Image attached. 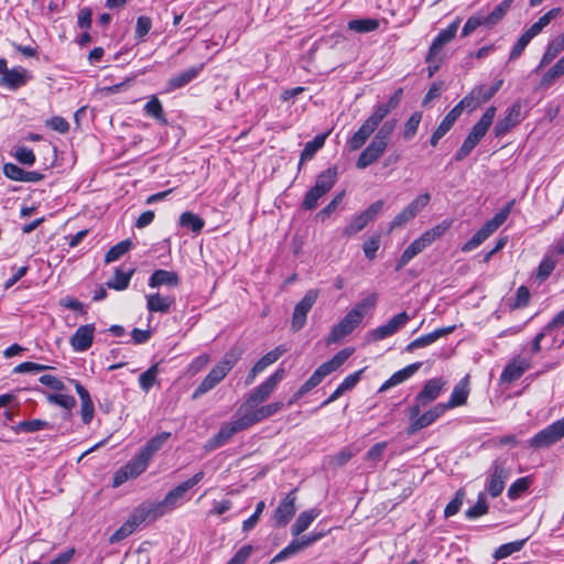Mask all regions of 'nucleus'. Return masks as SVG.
I'll return each mask as SVG.
<instances>
[{"label": "nucleus", "instance_id": "f257e3e1", "mask_svg": "<svg viewBox=\"0 0 564 564\" xmlns=\"http://www.w3.org/2000/svg\"><path fill=\"white\" fill-rule=\"evenodd\" d=\"M402 94V88H399L389 98L387 104L375 106L371 115L362 122L360 128L348 140L347 145L349 151H357L365 145V143L375 133L376 129L379 127V124H381L389 112L400 105Z\"/></svg>", "mask_w": 564, "mask_h": 564}, {"label": "nucleus", "instance_id": "f03ea898", "mask_svg": "<svg viewBox=\"0 0 564 564\" xmlns=\"http://www.w3.org/2000/svg\"><path fill=\"white\" fill-rule=\"evenodd\" d=\"M352 354L351 349L345 348L339 350L332 359L322 364L313 375L299 388V390L292 395L289 404H293L302 397H304L312 389L317 387L326 376L336 371Z\"/></svg>", "mask_w": 564, "mask_h": 564}, {"label": "nucleus", "instance_id": "7ed1b4c3", "mask_svg": "<svg viewBox=\"0 0 564 564\" xmlns=\"http://www.w3.org/2000/svg\"><path fill=\"white\" fill-rule=\"evenodd\" d=\"M423 406L411 405L408 410V416L410 424L406 429L408 435H413L419 431L432 425L437 419H440L447 410L443 403H437L424 413L421 414Z\"/></svg>", "mask_w": 564, "mask_h": 564}, {"label": "nucleus", "instance_id": "20e7f679", "mask_svg": "<svg viewBox=\"0 0 564 564\" xmlns=\"http://www.w3.org/2000/svg\"><path fill=\"white\" fill-rule=\"evenodd\" d=\"M285 376L284 369L275 370L264 382L257 387L240 405L238 411L250 410L258 404L264 402L270 394L274 391L276 386L282 381Z\"/></svg>", "mask_w": 564, "mask_h": 564}, {"label": "nucleus", "instance_id": "39448f33", "mask_svg": "<svg viewBox=\"0 0 564 564\" xmlns=\"http://www.w3.org/2000/svg\"><path fill=\"white\" fill-rule=\"evenodd\" d=\"M564 437V417L550 424L529 441L533 448H544L557 443Z\"/></svg>", "mask_w": 564, "mask_h": 564}, {"label": "nucleus", "instance_id": "423d86ee", "mask_svg": "<svg viewBox=\"0 0 564 564\" xmlns=\"http://www.w3.org/2000/svg\"><path fill=\"white\" fill-rule=\"evenodd\" d=\"M237 419L223 424L217 434L214 435L206 443L207 449H216L223 445H225L235 434L240 431L248 429V425L242 416V414H237Z\"/></svg>", "mask_w": 564, "mask_h": 564}, {"label": "nucleus", "instance_id": "0eeeda50", "mask_svg": "<svg viewBox=\"0 0 564 564\" xmlns=\"http://www.w3.org/2000/svg\"><path fill=\"white\" fill-rule=\"evenodd\" d=\"M317 297V290H308L303 299L295 305L291 321V328L293 332H299L305 326L307 314L312 310Z\"/></svg>", "mask_w": 564, "mask_h": 564}, {"label": "nucleus", "instance_id": "6e6552de", "mask_svg": "<svg viewBox=\"0 0 564 564\" xmlns=\"http://www.w3.org/2000/svg\"><path fill=\"white\" fill-rule=\"evenodd\" d=\"M383 200L379 199L372 203L361 214L354 217L350 224L345 227L343 235L350 237L361 231L370 221H372L383 208Z\"/></svg>", "mask_w": 564, "mask_h": 564}, {"label": "nucleus", "instance_id": "1a4fd4ad", "mask_svg": "<svg viewBox=\"0 0 564 564\" xmlns=\"http://www.w3.org/2000/svg\"><path fill=\"white\" fill-rule=\"evenodd\" d=\"M490 470L487 490L491 497L496 498L503 491L506 481L510 477V470L506 468L505 462L500 459L492 462Z\"/></svg>", "mask_w": 564, "mask_h": 564}, {"label": "nucleus", "instance_id": "9d476101", "mask_svg": "<svg viewBox=\"0 0 564 564\" xmlns=\"http://www.w3.org/2000/svg\"><path fill=\"white\" fill-rule=\"evenodd\" d=\"M361 323L360 313L349 311L345 317L336 324L327 338V344L337 343L350 333Z\"/></svg>", "mask_w": 564, "mask_h": 564}, {"label": "nucleus", "instance_id": "9b49d317", "mask_svg": "<svg viewBox=\"0 0 564 564\" xmlns=\"http://www.w3.org/2000/svg\"><path fill=\"white\" fill-rule=\"evenodd\" d=\"M296 490H291L283 500L279 503L276 507L274 514H273V521L274 527L282 528L285 527L290 520L293 518V516L296 512Z\"/></svg>", "mask_w": 564, "mask_h": 564}, {"label": "nucleus", "instance_id": "f8f14e48", "mask_svg": "<svg viewBox=\"0 0 564 564\" xmlns=\"http://www.w3.org/2000/svg\"><path fill=\"white\" fill-rule=\"evenodd\" d=\"M283 402L279 401L260 408L254 406L250 410L237 411V414H242L248 427H250L253 424L274 415L283 408Z\"/></svg>", "mask_w": 564, "mask_h": 564}, {"label": "nucleus", "instance_id": "ddd939ff", "mask_svg": "<svg viewBox=\"0 0 564 564\" xmlns=\"http://www.w3.org/2000/svg\"><path fill=\"white\" fill-rule=\"evenodd\" d=\"M0 74V87L8 88L9 90L19 89L31 79L28 70L23 67H13L9 69L6 65V70Z\"/></svg>", "mask_w": 564, "mask_h": 564}, {"label": "nucleus", "instance_id": "4468645a", "mask_svg": "<svg viewBox=\"0 0 564 564\" xmlns=\"http://www.w3.org/2000/svg\"><path fill=\"white\" fill-rule=\"evenodd\" d=\"M445 382L441 378H432L425 382L422 390L415 397L412 405L427 406L441 394Z\"/></svg>", "mask_w": 564, "mask_h": 564}, {"label": "nucleus", "instance_id": "2eb2a0df", "mask_svg": "<svg viewBox=\"0 0 564 564\" xmlns=\"http://www.w3.org/2000/svg\"><path fill=\"white\" fill-rule=\"evenodd\" d=\"M459 24H460V19L457 18L446 29L438 32V34L433 40V42L430 46L429 54L426 56L427 63H431L433 57L436 56L441 52L443 46L445 44H447L448 42H451L455 37L457 30L459 28Z\"/></svg>", "mask_w": 564, "mask_h": 564}, {"label": "nucleus", "instance_id": "dca6fc26", "mask_svg": "<svg viewBox=\"0 0 564 564\" xmlns=\"http://www.w3.org/2000/svg\"><path fill=\"white\" fill-rule=\"evenodd\" d=\"M141 474V452L134 454L133 458L120 467L113 475L112 487L117 488L129 479L135 478Z\"/></svg>", "mask_w": 564, "mask_h": 564}, {"label": "nucleus", "instance_id": "f3484780", "mask_svg": "<svg viewBox=\"0 0 564 564\" xmlns=\"http://www.w3.org/2000/svg\"><path fill=\"white\" fill-rule=\"evenodd\" d=\"M95 325L86 324L79 326L70 337V346L75 351L82 352L88 350L94 340Z\"/></svg>", "mask_w": 564, "mask_h": 564}, {"label": "nucleus", "instance_id": "a211bd4d", "mask_svg": "<svg viewBox=\"0 0 564 564\" xmlns=\"http://www.w3.org/2000/svg\"><path fill=\"white\" fill-rule=\"evenodd\" d=\"M530 367L531 360L529 358H513L501 372L500 381L511 383L518 380Z\"/></svg>", "mask_w": 564, "mask_h": 564}, {"label": "nucleus", "instance_id": "6ab92c4d", "mask_svg": "<svg viewBox=\"0 0 564 564\" xmlns=\"http://www.w3.org/2000/svg\"><path fill=\"white\" fill-rule=\"evenodd\" d=\"M241 356V351L238 348L230 349L213 369L208 372L216 381L220 382L234 368Z\"/></svg>", "mask_w": 564, "mask_h": 564}, {"label": "nucleus", "instance_id": "aec40b11", "mask_svg": "<svg viewBox=\"0 0 564 564\" xmlns=\"http://www.w3.org/2000/svg\"><path fill=\"white\" fill-rule=\"evenodd\" d=\"M455 328H456L455 325L437 328V329L433 330L432 333H429L426 335H423V336L412 340L410 344H408V346L405 347V350L408 352H413L414 350H416L419 348L426 347V346L435 343L441 337L452 334L455 330Z\"/></svg>", "mask_w": 564, "mask_h": 564}, {"label": "nucleus", "instance_id": "412c9836", "mask_svg": "<svg viewBox=\"0 0 564 564\" xmlns=\"http://www.w3.org/2000/svg\"><path fill=\"white\" fill-rule=\"evenodd\" d=\"M521 104L514 102L508 110L506 117L499 120L495 126V135L500 138L505 135L511 128L521 121Z\"/></svg>", "mask_w": 564, "mask_h": 564}, {"label": "nucleus", "instance_id": "4be33fe9", "mask_svg": "<svg viewBox=\"0 0 564 564\" xmlns=\"http://www.w3.org/2000/svg\"><path fill=\"white\" fill-rule=\"evenodd\" d=\"M387 150L386 147L371 140L370 143L359 154L356 166L359 170H365L372 163L377 162Z\"/></svg>", "mask_w": 564, "mask_h": 564}, {"label": "nucleus", "instance_id": "5701e85b", "mask_svg": "<svg viewBox=\"0 0 564 564\" xmlns=\"http://www.w3.org/2000/svg\"><path fill=\"white\" fill-rule=\"evenodd\" d=\"M496 107L490 106L486 109V111L482 113L481 118L477 123L474 124L470 132L468 133L467 138L474 140L477 144L479 141L486 135L488 129L492 124V121L496 116Z\"/></svg>", "mask_w": 564, "mask_h": 564}, {"label": "nucleus", "instance_id": "b1692460", "mask_svg": "<svg viewBox=\"0 0 564 564\" xmlns=\"http://www.w3.org/2000/svg\"><path fill=\"white\" fill-rule=\"evenodd\" d=\"M421 366H422V362L417 361V362H414V364H411V365L404 367L401 370H398L388 380H386L381 384V387L379 388V392H384V391L391 389L392 387H395V386L404 382L405 380L411 378L414 373H416V371L421 368Z\"/></svg>", "mask_w": 564, "mask_h": 564}, {"label": "nucleus", "instance_id": "393cba45", "mask_svg": "<svg viewBox=\"0 0 564 564\" xmlns=\"http://www.w3.org/2000/svg\"><path fill=\"white\" fill-rule=\"evenodd\" d=\"M174 303V297L170 295H164L161 293H154L147 295V308L152 313H161L166 314L170 312L171 306Z\"/></svg>", "mask_w": 564, "mask_h": 564}, {"label": "nucleus", "instance_id": "a878e982", "mask_svg": "<svg viewBox=\"0 0 564 564\" xmlns=\"http://www.w3.org/2000/svg\"><path fill=\"white\" fill-rule=\"evenodd\" d=\"M204 63L192 66L177 75L171 77L167 82V86L171 90L182 88L194 80L204 68Z\"/></svg>", "mask_w": 564, "mask_h": 564}, {"label": "nucleus", "instance_id": "bb28decb", "mask_svg": "<svg viewBox=\"0 0 564 564\" xmlns=\"http://www.w3.org/2000/svg\"><path fill=\"white\" fill-rule=\"evenodd\" d=\"M361 373L362 370H358L347 376L343 380V382L335 389V391L325 401L322 402L319 408L330 404L332 402L336 401L339 397H341L346 391L354 389L356 384L359 382Z\"/></svg>", "mask_w": 564, "mask_h": 564}, {"label": "nucleus", "instance_id": "cd10ccee", "mask_svg": "<svg viewBox=\"0 0 564 564\" xmlns=\"http://www.w3.org/2000/svg\"><path fill=\"white\" fill-rule=\"evenodd\" d=\"M514 200H510L507 205L497 213L491 219L485 223L480 230L489 238L509 217Z\"/></svg>", "mask_w": 564, "mask_h": 564}, {"label": "nucleus", "instance_id": "c85d7f7f", "mask_svg": "<svg viewBox=\"0 0 564 564\" xmlns=\"http://www.w3.org/2000/svg\"><path fill=\"white\" fill-rule=\"evenodd\" d=\"M468 377L463 378L453 389L449 400L443 405L446 410L463 405L468 398Z\"/></svg>", "mask_w": 564, "mask_h": 564}, {"label": "nucleus", "instance_id": "c756f323", "mask_svg": "<svg viewBox=\"0 0 564 564\" xmlns=\"http://www.w3.org/2000/svg\"><path fill=\"white\" fill-rule=\"evenodd\" d=\"M134 271L135 269L132 267L127 268L123 265L116 268L115 276L106 283L107 286L117 291L127 289Z\"/></svg>", "mask_w": 564, "mask_h": 564}, {"label": "nucleus", "instance_id": "7c9ffc66", "mask_svg": "<svg viewBox=\"0 0 564 564\" xmlns=\"http://www.w3.org/2000/svg\"><path fill=\"white\" fill-rule=\"evenodd\" d=\"M178 284V275L173 271L159 269L153 272L149 279L150 288L169 286L173 288Z\"/></svg>", "mask_w": 564, "mask_h": 564}, {"label": "nucleus", "instance_id": "2f4dec72", "mask_svg": "<svg viewBox=\"0 0 564 564\" xmlns=\"http://www.w3.org/2000/svg\"><path fill=\"white\" fill-rule=\"evenodd\" d=\"M170 436L171 433L161 432L147 443L145 447L143 448V471L147 469L150 458L162 448Z\"/></svg>", "mask_w": 564, "mask_h": 564}, {"label": "nucleus", "instance_id": "473e14b6", "mask_svg": "<svg viewBox=\"0 0 564 564\" xmlns=\"http://www.w3.org/2000/svg\"><path fill=\"white\" fill-rule=\"evenodd\" d=\"M319 516V510L316 508H312L310 510H305L299 514L295 522L291 527V533L294 536L300 535L304 532L312 522Z\"/></svg>", "mask_w": 564, "mask_h": 564}, {"label": "nucleus", "instance_id": "72a5a7b5", "mask_svg": "<svg viewBox=\"0 0 564 564\" xmlns=\"http://www.w3.org/2000/svg\"><path fill=\"white\" fill-rule=\"evenodd\" d=\"M141 523V516L133 513L131 518L116 530L109 538L111 544L117 543L129 536Z\"/></svg>", "mask_w": 564, "mask_h": 564}, {"label": "nucleus", "instance_id": "f704fd0d", "mask_svg": "<svg viewBox=\"0 0 564 564\" xmlns=\"http://www.w3.org/2000/svg\"><path fill=\"white\" fill-rule=\"evenodd\" d=\"M143 109H144L145 113L149 117L153 118L158 123H160V124L167 123L162 102L155 95H152L149 98V100L143 106Z\"/></svg>", "mask_w": 564, "mask_h": 564}, {"label": "nucleus", "instance_id": "c9c22d12", "mask_svg": "<svg viewBox=\"0 0 564 564\" xmlns=\"http://www.w3.org/2000/svg\"><path fill=\"white\" fill-rule=\"evenodd\" d=\"M53 425L45 420L34 419L28 421H21L17 425L12 426V431L15 434L20 433H35L42 430L52 429Z\"/></svg>", "mask_w": 564, "mask_h": 564}, {"label": "nucleus", "instance_id": "e433bc0d", "mask_svg": "<svg viewBox=\"0 0 564 564\" xmlns=\"http://www.w3.org/2000/svg\"><path fill=\"white\" fill-rule=\"evenodd\" d=\"M338 176V170L336 166L328 167L323 171L316 178L314 187L322 191V193H328L335 185Z\"/></svg>", "mask_w": 564, "mask_h": 564}, {"label": "nucleus", "instance_id": "4c0bfd02", "mask_svg": "<svg viewBox=\"0 0 564 564\" xmlns=\"http://www.w3.org/2000/svg\"><path fill=\"white\" fill-rule=\"evenodd\" d=\"M564 50V40L555 37L547 44V47L539 63V66L535 68V73H538L541 68L549 65L562 51Z\"/></svg>", "mask_w": 564, "mask_h": 564}, {"label": "nucleus", "instance_id": "58836bf2", "mask_svg": "<svg viewBox=\"0 0 564 564\" xmlns=\"http://www.w3.org/2000/svg\"><path fill=\"white\" fill-rule=\"evenodd\" d=\"M484 86L479 85L473 88V90L466 95L454 108L458 109V112L462 115L464 109L474 110L480 104H482L480 95L482 94Z\"/></svg>", "mask_w": 564, "mask_h": 564}, {"label": "nucleus", "instance_id": "ea45409f", "mask_svg": "<svg viewBox=\"0 0 564 564\" xmlns=\"http://www.w3.org/2000/svg\"><path fill=\"white\" fill-rule=\"evenodd\" d=\"M395 127H397V120L391 119V120L384 121L382 123V126L379 124V127L376 129L377 132L372 140L378 142L379 144L388 148V144L391 140V137L393 134Z\"/></svg>", "mask_w": 564, "mask_h": 564}, {"label": "nucleus", "instance_id": "a19ab883", "mask_svg": "<svg viewBox=\"0 0 564 564\" xmlns=\"http://www.w3.org/2000/svg\"><path fill=\"white\" fill-rule=\"evenodd\" d=\"M451 227L449 221H442L441 224L434 226L433 228L424 231L419 239L423 242V245L427 248L431 246L436 239L441 238Z\"/></svg>", "mask_w": 564, "mask_h": 564}, {"label": "nucleus", "instance_id": "79ce46f5", "mask_svg": "<svg viewBox=\"0 0 564 564\" xmlns=\"http://www.w3.org/2000/svg\"><path fill=\"white\" fill-rule=\"evenodd\" d=\"M513 3V0H502L499 4H497L494 10L487 14L484 15L485 20L487 22V26L491 28L499 23L502 18L506 15V13L509 11Z\"/></svg>", "mask_w": 564, "mask_h": 564}, {"label": "nucleus", "instance_id": "37998d69", "mask_svg": "<svg viewBox=\"0 0 564 564\" xmlns=\"http://www.w3.org/2000/svg\"><path fill=\"white\" fill-rule=\"evenodd\" d=\"M132 246L133 242L131 239H124L120 241L119 243L115 245L107 251L105 256V262L111 263L120 260L128 251H130Z\"/></svg>", "mask_w": 564, "mask_h": 564}, {"label": "nucleus", "instance_id": "c03bdc74", "mask_svg": "<svg viewBox=\"0 0 564 564\" xmlns=\"http://www.w3.org/2000/svg\"><path fill=\"white\" fill-rule=\"evenodd\" d=\"M564 75V56L561 57L541 78L540 87H550L557 78Z\"/></svg>", "mask_w": 564, "mask_h": 564}, {"label": "nucleus", "instance_id": "a18cd8bd", "mask_svg": "<svg viewBox=\"0 0 564 564\" xmlns=\"http://www.w3.org/2000/svg\"><path fill=\"white\" fill-rule=\"evenodd\" d=\"M180 226L191 229L193 232L198 234L204 228L205 221L199 216L192 212H184L180 216Z\"/></svg>", "mask_w": 564, "mask_h": 564}, {"label": "nucleus", "instance_id": "49530a36", "mask_svg": "<svg viewBox=\"0 0 564 564\" xmlns=\"http://www.w3.org/2000/svg\"><path fill=\"white\" fill-rule=\"evenodd\" d=\"M379 28V20L377 19H355L348 22V29L357 33H368L376 31Z\"/></svg>", "mask_w": 564, "mask_h": 564}, {"label": "nucleus", "instance_id": "de8ad7c7", "mask_svg": "<svg viewBox=\"0 0 564 564\" xmlns=\"http://www.w3.org/2000/svg\"><path fill=\"white\" fill-rule=\"evenodd\" d=\"M525 542H527V539H522V540H517V541H512V542L502 544L495 551L494 556L496 560H502L505 557H508L511 554L522 550Z\"/></svg>", "mask_w": 564, "mask_h": 564}, {"label": "nucleus", "instance_id": "09e8293b", "mask_svg": "<svg viewBox=\"0 0 564 564\" xmlns=\"http://www.w3.org/2000/svg\"><path fill=\"white\" fill-rule=\"evenodd\" d=\"M557 260L553 256H545L540 262L536 270V280L544 282L555 269Z\"/></svg>", "mask_w": 564, "mask_h": 564}, {"label": "nucleus", "instance_id": "8fccbe9b", "mask_svg": "<svg viewBox=\"0 0 564 564\" xmlns=\"http://www.w3.org/2000/svg\"><path fill=\"white\" fill-rule=\"evenodd\" d=\"M325 135L318 134L312 141H308L301 152V163L313 159L315 153L324 145Z\"/></svg>", "mask_w": 564, "mask_h": 564}, {"label": "nucleus", "instance_id": "3c124183", "mask_svg": "<svg viewBox=\"0 0 564 564\" xmlns=\"http://www.w3.org/2000/svg\"><path fill=\"white\" fill-rule=\"evenodd\" d=\"M167 512H170V510L165 505H163V500L151 503L147 509H143V521H154Z\"/></svg>", "mask_w": 564, "mask_h": 564}, {"label": "nucleus", "instance_id": "603ef678", "mask_svg": "<svg viewBox=\"0 0 564 564\" xmlns=\"http://www.w3.org/2000/svg\"><path fill=\"white\" fill-rule=\"evenodd\" d=\"M187 492V489L180 484L174 489L167 492L165 498L163 499V505H165L170 511H172L177 505L178 501L183 498V496Z\"/></svg>", "mask_w": 564, "mask_h": 564}, {"label": "nucleus", "instance_id": "864d4df0", "mask_svg": "<svg viewBox=\"0 0 564 564\" xmlns=\"http://www.w3.org/2000/svg\"><path fill=\"white\" fill-rule=\"evenodd\" d=\"M304 547L300 540H293L286 547L281 550L272 560L271 563L282 562L302 551Z\"/></svg>", "mask_w": 564, "mask_h": 564}, {"label": "nucleus", "instance_id": "5fc2aeb1", "mask_svg": "<svg viewBox=\"0 0 564 564\" xmlns=\"http://www.w3.org/2000/svg\"><path fill=\"white\" fill-rule=\"evenodd\" d=\"M531 484V480L529 477H521L517 479L514 482L511 484V486L508 489V498L510 500L518 499L521 494L525 492Z\"/></svg>", "mask_w": 564, "mask_h": 564}, {"label": "nucleus", "instance_id": "6e6d98bb", "mask_svg": "<svg viewBox=\"0 0 564 564\" xmlns=\"http://www.w3.org/2000/svg\"><path fill=\"white\" fill-rule=\"evenodd\" d=\"M488 511V505L486 501L485 494H479L478 499L476 503L470 507L468 510H466L465 514L468 519H476L484 514H486Z\"/></svg>", "mask_w": 564, "mask_h": 564}, {"label": "nucleus", "instance_id": "4d7b16f0", "mask_svg": "<svg viewBox=\"0 0 564 564\" xmlns=\"http://www.w3.org/2000/svg\"><path fill=\"white\" fill-rule=\"evenodd\" d=\"M284 352H285V349L279 346V347L274 348L273 350L267 352L254 365L261 371H263L267 367L274 364Z\"/></svg>", "mask_w": 564, "mask_h": 564}, {"label": "nucleus", "instance_id": "13d9d810", "mask_svg": "<svg viewBox=\"0 0 564 564\" xmlns=\"http://www.w3.org/2000/svg\"><path fill=\"white\" fill-rule=\"evenodd\" d=\"M325 194L322 193V191L315 188L314 186L311 187L302 202V208L305 210H312L317 207L318 200L324 196Z\"/></svg>", "mask_w": 564, "mask_h": 564}, {"label": "nucleus", "instance_id": "bf43d9fd", "mask_svg": "<svg viewBox=\"0 0 564 564\" xmlns=\"http://www.w3.org/2000/svg\"><path fill=\"white\" fill-rule=\"evenodd\" d=\"M46 399L47 401L51 403V404H56V405H59L66 410H70L73 409L75 405H76V399L72 395H67V394H62V393H57V394H53V393H48L46 395Z\"/></svg>", "mask_w": 564, "mask_h": 564}, {"label": "nucleus", "instance_id": "052dcab7", "mask_svg": "<svg viewBox=\"0 0 564 564\" xmlns=\"http://www.w3.org/2000/svg\"><path fill=\"white\" fill-rule=\"evenodd\" d=\"M421 119H422V113L419 111H415L411 115V117L408 119V121L404 124V130H403L404 139L410 140L415 135L419 124L421 122Z\"/></svg>", "mask_w": 564, "mask_h": 564}, {"label": "nucleus", "instance_id": "680f3d73", "mask_svg": "<svg viewBox=\"0 0 564 564\" xmlns=\"http://www.w3.org/2000/svg\"><path fill=\"white\" fill-rule=\"evenodd\" d=\"M344 196H345L344 191L336 194L333 197V199L317 213L316 217L318 219H321L322 221H324L326 218H328L336 210L338 205L341 203Z\"/></svg>", "mask_w": 564, "mask_h": 564}, {"label": "nucleus", "instance_id": "e2e57ef3", "mask_svg": "<svg viewBox=\"0 0 564 564\" xmlns=\"http://www.w3.org/2000/svg\"><path fill=\"white\" fill-rule=\"evenodd\" d=\"M431 200V195L429 193L421 194L416 196L411 203H409L405 207L410 213L415 217L419 213L423 210L424 207Z\"/></svg>", "mask_w": 564, "mask_h": 564}, {"label": "nucleus", "instance_id": "0e129e2a", "mask_svg": "<svg viewBox=\"0 0 564 564\" xmlns=\"http://www.w3.org/2000/svg\"><path fill=\"white\" fill-rule=\"evenodd\" d=\"M480 25L487 26V22L485 20V17L482 14H475L468 18L465 25L462 30V36H468L470 33H473L477 28Z\"/></svg>", "mask_w": 564, "mask_h": 564}, {"label": "nucleus", "instance_id": "69168bd1", "mask_svg": "<svg viewBox=\"0 0 564 564\" xmlns=\"http://www.w3.org/2000/svg\"><path fill=\"white\" fill-rule=\"evenodd\" d=\"M218 383V381H216L210 375L207 373V376L203 379V381L193 392L192 399H198L199 397L204 395L205 393L214 389Z\"/></svg>", "mask_w": 564, "mask_h": 564}, {"label": "nucleus", "instance_id": "338daca9", "mask_svg": "<svg viewBox=\"0 0 564 564\" xmlns=\"http://www.w3.org/2000/svg\"><path fill=\"white\" fill-rule=\"evenodd\" d=\"M380 247V235H372L367 241L364 242L362 250L365 252L366 258L369 260H373L376 258V253Z\"/></svg>", "mask_w": 564, "mask_h": 564}, {"label": "nucleus", "instance_id": "774afa93", "mask_svg": "<svg viewBox=\"0 0 564 564\" xmlns=\"http://www.w3.org/2000/svg\"><path fill=\"white\" fill-rule=\"evenodd\" d=\"M411 319V316L406 312H401L393 317H391L387 325L391 332V334H395L400 328L405 326V324Z\"/></svg>", "mask_w": 564, "mask_h": 564}]
</instances>
